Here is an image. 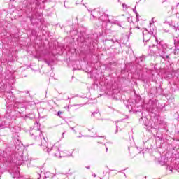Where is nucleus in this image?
<instances>
[{
	"mask_svg": "<svg viewBox=\"0 0 179 179\" xmlns=\"http://www.w3.org/2000/svg\"><path fill=\"white\" fill-rule=\"evenodd\" d=\"M29 134L33 138V139H35L38 142V145L39 146H43V150L47 148V142H45V139L43 138L44 142L43 143H41L43 141V138L41 136H43V132L41 130H40V123L36 122L34 127L29 130Z\"/></svg>",
	"mask_w": 179,
	"mask_h": 179,
	"instance_id": "f257e3e1",
	"label": "nucleus"
},
{
	"mask_svg": "<svg viewBox=\"0 0 179 179\" xmlns=\"http://www.w3.org/2000/svg\"><path fill=\"white\" fill-rule=\"evenodd\" d=\"M157 48H158L159 56L163 58V59L170 58L169 55H166V50L164 48V45L162 43L157 44Z\"/></svg>",
	"mask_w": 179,
	"mask_h": 179,
	"instance_id": "f03ea898",
	"label": "nucleus"
},
{
	"mask_svg": "<svg viewBox=\"0 0 179 179\" xmlns=\"http://www.w3.org/2000/svg\"><path fill=\"white\" fill-rule=\"evenodd\" d=\"M152 34H153V32H152V33L146 32L145 34H143V41H145V43H148V41H149V40H150V38L152 37Z\"/></svg>",
	"mask_w": 179,
	"mask_h": 179,
	"instance_id": "7ed1b4c3",
	"label": "nucleus"
},
{
	"mask_svg": "<svg viewBox=\"0 0 179 179\" xmlns=\"http://www.w3.org/2000/svg\"><path fill=\"white\" fill-rule=\"evenodd\" d=\"M174 46L176 50H179V36L178 37H173Z\"/></svg>",
	"mask_w": 179,
	"mask_h": 179,
	"instance_id": "20e7f679",
	"label": "nucleus"
},
{
	"mask_svg": "<svg viewBox=\"0 0 179 179\" xmlns=\"http://www.w3.org/2000/svg\"><path fill=\"white\" fill-rule=\"evenodd\" d=\"M174 55H177L178 57H179V49H177V48H175L174 49Z\"/></svg>",
	"mask_w": 179,
	"mask_h": 179,
	"instance_id": "39448f33",
	"label": "nucleus"
},
{
	"mask_svg": "<svg viewBox=\"0 0 179 179\" xmlns=\"http://www.w3.org/2000/svg\"><path fill=\"white\" fill-rule=\"evenodd\" d=\"M173 29L175 30L176 34H178V37H179V27H173Z\"/></svg>",
	"mask_w": 179,
	"mask_h": 179,
	"instance_id": "423d86ee",
	"label": "nucleus"
},
{
	"mask_svg": "<svg viewBox=\"0 0 179 179\" xmlns=\"http://www.w3.org/2000/svg\"><path fill=\"white\" fill-rule=\"evenodd\" d=\"M96 114H99V112L98 111H96V112H94L92 113V117H95L96 116Z\"/></svg>",
	"mask_w": 179,
	"mask_h": 179,
	"instance_id": "0eeeda50",
	"label": "nucleus"
},
{
	"mask_svg": "<svg viewBox=\"0 0 179 179\" xmlns=\"http://www.w3.org/2000/svg\"><path fill=\"white\" fill-rule=\"evenodd\" d=\"M123 9H128V6L127 4H122Z\"/></svg>",
	"mask_w": 179,
	"mask_h": 179,
	"instance_id": "6e6552de",
	"label": "nucleus"
},
{
	"mask_svg": "<svg viewBox=\"0 0 179 179\" xmlns=\"http://www.w3.org/2000/svg\"><path fill=\"white\" fill-rule=\"evenodd\" d=\"M62 112L58 111L57 115H58L59 117H61V115H62Z\"/></svg>",
	"mask_w": 179,
	"mask_h": 179,
	"instance_id": "1a4fd4ad",
	"label": "nucleus"
},
{
	"mask_svg": "<svg viewBox=\"0 0 179 179\" xmlns=\"http://www.w3.org/2000/svg\"><path fill=\"white\" fill-rule=\"evenodd\" d=\"M105 17H106V20L108 19V15H104Z\"/></svg>",
	"mask_w": 179,
	"mask_h": 179,
	"instance_id": "9d476101",
	"label": "nucleus"
},
{
	"mask_svg": "<svg viewBox=\"0 0 179 179\" xmlns=\"http://www.w3.org/2000/svg\"><path fill=\"white\" fill-rule=\"evenodd\" d=\"M136 16L138 18V16H139V14H138V13H136Z\"/></svg>",
	"mask_w": 179,
	"mask_h": 179,
	"instance_id": "9b49d317",
	"label": "nucleus"
},
{
	"mask_svg": "<svg viewBox=\"0 0 179 179\" xmlns=\"http://www.w3.org/2000/svg\"><path fill=\"white\" fill-rule=\"evenodd\" d=\"M128 20H131H131H132V18H131V17H129V18H128Z\"/></svg>",
	"mask_w": 179,
	"mask_h": 179,
	"instance_id": "f8f14e48",
	"label": "nucleus"
},
{
	"mask_svg": "<svg viewBox=\"0 0 179 179\" xmlns=\"http://www.w3.org/2000/svg\"><path fill=\"white\" fill-rule=\"evenodd\" d=\"M50 174H51L50 173H48V176L50 177Z\"/></svg>",
	"mask_w": 179,
	"mask_h": 179,
	"instance_id": "ddd939ff",
	"label": "nucleus"
},
{
	"mask_svg": "<svg viewBox=\"0 0 179 179\" xmlns=\"http://www.w3.org/2000/svg\"><path fill=\"white\" fill-rule=\"evenodd\" d=\"M134 10V12H135L136 13H138L136 10Z\"/></svg>",
	"mask_w": 179,
	"mask_h": 179,
	"instance_id": "4468645a",
	"label": "nucleus"
},
{
	"mask_svg": "<svg viewBox=\"0 0 179 179\" xmlns=\"http://www.w3.org/2000/svg\"><path fill=\"white\" fill-rule=\"evenodd\" d=\"M106 152L108 150V148L107 147H106Z\"/></svg>",
	"mask_w": 179,
	"mask_h": 179,
	"instance_id": "2eb2a0df",
	"label": "nucleus"
},
{
	"mask_svg": "<svg viewBox=\"0 0 179 179\" xmlns=\"http://www.w3.org/2000/svg\"><path fill=\"white\" fill-rule=\"evenodd\" d=\"M87 169H90V166H87Z\"/></svg>",
	"mask_w": 179,
	"mask_h": 179,
	"instance_id": "dca6fc26",
	"label": "nucleus"
},
{
	"mask_svg": "<svg viewBox=\"0 0 179 179\" xmlns=\"http://www.w3.org/2000/svg\"><path fill=\"white\" fill-rule=\"evenodd\" d=\"M55 176V175L52 174V178L54 177Z\"/></svg>",
	"mask_w": 179,
	"mask_h": 179,
	"instance_id": "f3484780",
	"label": "nucleus"
},
{
	"mask_svg": "<svg viewBox=\"0 0 179 179\" xmlns=\"http://www.w3.org/2000/svg\"><path fill=\"white\" fill-rule=\"evenodd\" d=\"M170 171L173 172V169H170Z\"/></svg>",
	"mask_w": 179,
	"mask_h": 179,
	"instance_id": "a211bd4d",
	"label": "nucleus"
},
{
	"mask_svg": "<svg viewBox=\"0 0 179 179\" xmlns=\"http://www.w3.org/2000/svg\"><path fill=\"white\" fill-rule=\"evenodd\" d=\"M62 135H65V132H64V133L62 134Z\"/></svg>",
	"mask_w": 179,
	"mask_h": 179,
	"instance_id": "6ab92c4d",
	"label": "nucleus"
},
{
	"mask_svg": "<svg viewBox=\"0 0 179 179\" xmlns=\"http://www.w3.org/2000/svg\"><path fill=\"white\" fill-rule=\"evenodd\" d=\"M103 148H106V145H103Z\"/></svg>",
	"mask_w": 179,
	"mask_h": 179,
	"instance_id": "aec40b11",
	"label": "nucleus"
},
{
	"mask_svg": "<svg viewBox=\"0 0 179 179\" xmlns=\"http://www.w3.org/2000/svg\"><path fill=\"white\" fill-rule=\"evenodd\" d=\"M16 176H19V174H18V173H16Z\"/></svg>",
	"mask_w": 179,
	"mask_h": 179,
	"instance_id": "412c9836",
	"label": "nucleus"
},
{
	"mask_svg": "<svg viewBox=\"0 0 179 179\" xmlns=\"http://www.w3.org/2000/svg\"><path fill=\"white\" fill-rule=\"evenodd\" d=\"M16 178V176H14V177H13V178Z\"/></svg>",
	"mask_w": 179,
	"mask_h": 179,
	"instance_id": "4be33fe9",
	"label": "nucleus"
},
{
	"mask_svg": "<svg viewBox=\"0 0 179 179\" xmlns=\"http://www.w3.org/2000/svg\"><path fill=\"white\" fill-rule=\"evenodd\" d=\"M71 129H73H73H74V128L73 127Z\"/></svg>",
	"mask_w": 179,
	"mask_h": 179,
	"instance_id": "5701e85b",
	"label": "nucleus"
},
{
	"mask_svg": "<svg viewBox=\"0 0 179 179\" xmlns=\"http://www.w3.org/2000/svg\"><path fill=\"white\" fill-rule=\"evenodd\" d=\"M156 41H157V39H156Z\"/></svg>",
	"mask_w": 179,
	"mask_h": 179,
	"instance_id": "b1692460",
	"label": "nucleus"
},
{
	"mask_svg": "<svg viewBox=\"0 0 179 179\" xmlns=\"http://www.w3.org/2000/svg\"><path fill=\"white\" fill-rule=\"evenodd\" d=\"M102 138H104V136H102Z\"/></svg>",
	"mask_w": 179,
	"mask_h": 179,
	"instance_id": "393cba45",
	"label": "nucleus"
}]
</instances>
